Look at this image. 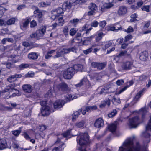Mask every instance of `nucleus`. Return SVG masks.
Instances as JSON below:
<instances>
[{"label":"nucleus","mask_w":151,"mask_h":151,"mask_svg":"<svg viewBox=\"0 0 151 151\" xmlns=\"http://www.w3.org/2000/svg\"><path fill=\"white\" fill-rule=\"evenodd\" d=\"M134 139V137L127 139L122 146L119 147L118 151H147L146 147H141L138 142L134 146L133 143Z\"/></svg>","instance_id":"nucleus-1"},{"label":"nucleus","mask_w":151,"mask_h":151,"mask_svg":"<svg viewBox=\"0 0 151 151\" xmlns=\"http://www.w3.org/2000/svg\"><path fill=\"white\" fill-rule=\"evenodd\" d=\"M77 143L81 146L88 145L90 143L89 136L86 133L80 134L77 137Z\"/></svg>","instance_id":"nucleus-2"},{"label":"nucleus","mask_w":151,"mask_h":151,"mask_svg":"<svg viewBox=\"0 0 151 151\" xmlns=\"http://www.w3.org/2000/svg\"><path fill=\"white\" fill-rule=\"evenodd\" d=\"M75 73L74 68L73 67L69 68L63 72V76L65 79H70L72 78Z\"/></svg>","instance_id":"nucleus-3"},{"label":"nucleus","mask_w":151,"mask_h":151,"mask_svg":"<svg viewBox=\"0 0 151 151\" xmlns=\"http://www.w3.org/2000/svg\"><path fill=\"white\" fill-rule=\"evenodd\" d=\"M139 124V118L138 116H135L129 119V125L130 128H136Z\"/></svg>","instance_id":"nucleus-4"},{"label":"nucleus","mask_w":151,"mask_h":151,"mask_svg":"<svg viewBox=\"0 0 151 151\" xmlns=\"http://www.w3.org/2000/svg\"><path fill=\"white\" fill-rule=\"evenodd\" d=\"M57 87L59 90L64 93H68L70 90L68 85L64 82H62L57 85Z\"/></svg>","instance_id":"nucleus-5"},{"label":"nucleus","mask_w":151,"mask_h":151,"mask_svg":"<svg viewBox=\"0 0 151 151\" xmlns=\"http://www.w3.org/2000/svg\"><path fill=\"white\" fill-rule=\"evenodd\" d=\"M133 60L130 59L123 63L122 67L123 69L125 70H128L132 69L134 67Z\"/></svg>","instance_id":"nucleus-6"},{"label":"nucleus","mask_w":151,"mask_h":151,"mask_svg":"<svg viewBox=\"0 0 151 151\" xmlns=\"http://www.w3.org/2000/svg\"><path fill=\"white\" fill-rule=\"evenodd\" d=\"M72 130V129H70L66 131L65 132L63 133L60 135H59L58 137L57 140L55 142V144L61 143L62 142H60V139H62L63 138H68L70 137V132Z\"/></svg>","instance_id":"nucleus-7"},{"label":"nucleus","mask_w":151,"mask_h":151,"mask_svg":"<svg viewBox=\"0 0 151 151\" xmlns=\"http://www.w3.org/2000/svg\"><path fill=\"white\" fill-rule=\"evenodd\" d=\"M91 65L93 68H97L98 70H101L105 68L106 65V63L104 62L100 63L93 62L91 63Z\"/></svg>","instance_id":"nucleus-8"},{"label":"nucleus","mask_w":151,"mask_h":151,"mask_svg":"<svg viewBox=\"0 0 151 151\" xmlns=\"http://www.w3.org/2000/svg\"><path fill=\"white\" fill-rule=\"evenodd\" d=\"M54 111V110L50 109L49 106H46L42 107L41 112L43 116H48L50 112H53Z\"/></svg>","instance_id":"nucleus-9"},{"label":"nucleus","mask_w":151,"mask_h":151,"mask_svg":"<svg viewBox=\"0 0 151 151\" xmlns=\"http://www.w3.org/2000/svg\"><path fill=\"white\" fill-rule=\"evenodd\" d=\"M63 8L59 7L56 10L54 9L53 10L52 12H56L57 14L53 15L52 16V18L53 19H56L60 15H62L63 13V11H65Z\"/></svg>","instance_id":"nucleus-10"},{"label":"nucleus","mask_w":151,"mask_h":151,"mask_svg":"<svg viewBox=\"0 0 151 151\" xmlns=\"http://www.w3.org/2000/svg\"><path fill=\"white\" fill-rule=\"evenodd\" d=\"M84 84L87 86V88H89L90 87L91 85L89 81L87 78H85L82 79L79 83L75 85V86L77 87H79Z\"/></svg>","instance_id":"nucleus-11"},{"label":"nucleus","mask_w":151,"mask_h":151,"mask_svg":"<svg viewBox=\"0 0 151 151\" xmlns=\"http://www.w3.org/2000/svg\"><path fill=\"white\" fill-rule=\"evenodd\" d=\"M127 12V7L124 6H119L117 11V14L120 16H123Z\"/></svg>","instance_id":"nucleus-12"},{"label":"nucleus","mask_w":151,"mask_h":151,"mask_svg":"<svg viewBox=\"0 0 151 151\" xmlns=\"http://www.w3.org/2000/svg\"><path fill=\"white\" fill-rule=\"evenodd\" d=\"M65 102L62 100H57L53 104L54 107L55 109H57L62 107Z\"/></svg>","instance_id":"nucleus-13"},{"label":"nucleus","mask_w":151,"mask_h":151,"mask_svg":"<svg viewBox=\"0 0 151 151\" xmlns=\"http://www.w3.org/2000/svg\"><path fill=\"white\" fill-rule=\"evenodd\" d=\"M67 51L65 50V48L58 50L56 52V55L53 57V58L55 59L57 58L61 57L64 54H67L66 52Z\"/></svg>","instance_id":"nucleus-14"},{"label":"nucleus","mask_w":151,"mask_h":151,"mask_svg":"<svg viewBox=\"0 0 151 151\" xmlns=\"http://www.w3.org/2000/svg\"><path fill=\"white\" fill-rule=\"evenodd\" d=\"M15 86V84H11L8 86L6 88L2 91V93L8 95L9 94V92H8V91H10L11 90L12 91H13L14 90H16V89H14Z\"/></svg>","instance_id":"nucleus-15"},{"label":"nucleus","mask_w":151,"mask_h":151,"mask_svg":"<svg viewBox=\"0 0 151 151\" xmlns=\"http://www.w3.org/2000/svg\"><path fill=\"white\" fill-rule=\"evenodd\" d=\"M22 77L21 74H15L13 75L10 76L7 80L9 82L12 83L17 80V78H20Z\"/></svg>","instance_id":"nucleus-16"},{"label":"nucleus","mask_w":151,"mask_h":151,"mask_svg":"<svg viewBox=\"0 0 151 151\" xmlns=\"http://www.w3.org/2000/svg\"><path fill=\"white\" fill-rule=\"evenodd\" d=\"M73 4V3L71 2L70 1H65L63 4L62 7L64 10H65L67 9H70Z\"/></svg>","instance_id":"nucleus-17"},{"label":"nucleus","mask_w":151,"mask_h":151,"mask_svg":"<svg viewBox=\"0 0 151 151\" xmlns=\"http://www.w3.org/2000/svg\"><path fill=\"white\" fill-rule=\"evenodd\" d=\"M104 125V121L101 118H99L96 119L94 124L95 127L97 128H100L103 126Z\"/></svg>","instance_id":"nucleus-18"},{"label":"nucleus","mask_w":151,"mask_h":151,"mask_svg":"<svg viewBox=\"0 0 151 151\" xmlns=\"http://www.w3.org/2000/svg\"><path fill=\"white\" fill-rule=\"evenodd\" d=\"M56 21H57L58 22V24L57 23H55L54 24H53L52 25V26L53 27V28H55L58 24L59 26H62L64 24V20L63 19V17H61L58 18V19H56Z\"/></svg>","instance_id":"nucleus-19"},{"label":"nucleus","mask_w":151,"mask_h":151,"mask_svg":"<svg viewBox=\"0 0 151 151\" xmlns=\"http://www.w3.org/2000/svg\"><path fill=\"white\" fill-rule=\"evenodd\" d=\"M39 56L38 54L35 52H32L28 55V58L30 60H35L37 59Z\"/></svg>","instance_id":"nucleus-20"},{"label":"nucleus","mask_w":151,"mask_h":151,"mask_svg":"<svg viewBox=\"0 0 151 151\" xmlns=\"http://www.w3.org/2000/svg\"><path fill=\"white\" fill-rule=\"evenodd\" d=\"M7 144L6 140L4 139H0V150H2L7 148Z\"/></svg>","instance_id":"nucleus-21"},{"label":"nucleus","mask_w":151,"mask_h":151,"mask_svg":"<svg viewBox=\"0 0 151 151\" xmlns=\"http://www.w3.org/2000/svg\"><path fill=\"white\" fill-rule=\"evenodd\" d=\"M22 88L24 92L26 93H30L32 91V86L30 85H24L23 86Z\"/></svg>","instance_id":"nucleus-22"},{"label":"nucleus","mask_w":151,"mask_h":151,"mask_svg":"<svg viewBox=\"0 0 151 151\" xmlns=\"http://www.w3.org/2000/svg\"><path fill=\"white\" fill-rule=\"evenodd\" d=\"M81 112L82 110L81 109H79L77 111L74 112L73 114H72V120L74 122L76 121L79 115L81 114Z\"/></svg>","instance_id":"nucleus-23"},{"label":"nucleus","mask_w":151,"mask_h":151,"mask_svg":"<svg viewBox=\"0 0 151 151\" xmlns=\"http://www.w3.org/2000/svg\"><path fill=\"white\" fill-rule=\"evenodd\" d=\"M143 92V90H141L135 96V97L133 99L132 103L134 104L136 103L139 100V99L141 96L142 93Z\"/></svg>","instance_id":"nucleus-24"},{"label":"nucleus","mask_w":151,"mask_h":151,"mask_svg":"<svg viewBox=\"0 0 151 151\" xmlns=\"http://www.w3.org/2000/svg\"><path fill=\"white\" fill-rule=\"evenodd\" d=\"M85 123V122L83 120L76 122L74 126L77 128H83Z\"/></svg>","instance_id":"nucleus-25"},{"label":"nucleus","mask_w":151,"mask_h":151,"mask_svg":"<svg viewBox=\"0 0 151 151\" xmlns=\"http://www.w3.org/2000/svg\"><path fill=\"white\" fill-rule=\"evenodd\" d=\"M109 129L112 133L114 134L116 132V125L115 124H112L109 126Z\"/></svg>","instance_id":"nucleus-26"},{"label":"nucleus","mask_w":151,"mask_h":151,"mask_svg":"<svg viewBox=\"0 0 151 151\" xmlns=\"http://www.w3.org/2000/svg\"><path fill=\"white\" fill-rule=\"evenodd\" d=\"M62 31L64 35L66 38L69 37V29L67 26H64L62 28Z\"/></svg>","instance_id":"nucleus-27"},{"label":"nucleus","mask_w":151,"mask_h":151,"mask_svg":"<svg viewBox=\"0 0 151 151\" xmlns=\"http://www.w3.org/2000/svg\"><path fill=\"white\" fill-rule=\"evenodd\" d=\"M110 87L109 85L105 86L100 92V94H106L107 93V91L109 89Z\"/></svg>","instance_id":"nucleus-28"},{"label":"nucleus","mask_w":151,"mask_h":151,"mask_svg":"<svg viewBox=\"0 0 151 151\" xmlns=\"http://www.w3.org/2000/svg\"><path fill=\"white\" fill-rule=\"evenodd\" d=\"M134 83V82L132 80H131L130 81H129L128 83L129 84H127V86H125L123 88L121 89L119 92L118 93V94H120L122 92L124 91H125V90L127 89V88L130 86L132 85Z\"/></svg>","instance_id":"nucleus-29"},{"label":"nucleus","mask_w":151,"mask_h":151,"mask_svg":"<svg viewBox=\"0 0 151 151\" xmlns=\"http://www.w3.org/2000/svg\"><path fill=\"white\" fill-rule=\"evenodd\" d=\"M148 55L147 53L146 52H143L140 54L139 58L142 60H145L146 59Z\"/></svg>","instance_id":"nucleus-30"},{"label":"nucleus","mask_w":151,"mask_h":151,"mask_svg":"<svg viewBox=\"0 0 151 151\" xmlns=\"http://www.w3.org/2000/svg\"><path fill=\"white\" fill-rule=\"evenodd\" d=\"M83 19L82 18L79 19L77 18H75L72 20H70V22L73 25H76L78 23L81 22Z\"/></svg>","instance_id":"nucleus-31"},{"label":"nucleus","mask_w":151,"mask_h":151,"mask_svg":"<svg viewBox=\"0 0 151 151\" xmlns=\"http://www.w3.org/2000/svg\"><path fill=\"white\" fill-rule=\"evenodd\" d=\"M96 106H88L86 107V110L87 112H90L91 111L96 110L97 109Z\"/></svg>","instance_id":"nucleus-32"},{"label":"nucleus","mask_w":151,"mask_h":151,"mask_svg":"<svg viewBox=\"0 0 151 151\" xmlns=\"http://www.w3.org/2000/svg\"><path fill=\"white\" fill-rule=\"evenodd\" d=\"M113 5L112 4H107L102 6L101 8V11L102 12H104L106 10L109 9L113 6Z\"/></svg>","instance_id":"nucleus-33"},{"label":"nucleus","mask_w":151,"mask_h":151,"mask_svg":"<svg viewBox=\"0 0 151 151\" xmlns=\"http://www.w3.org/2000/svg\"><path fill=\"white\" fill-rule=\"evenodd\" d=\"M77 49V48L75 46H74L71 48H65V50H67V51H66L67 53H69L71 52L76 53V52Z\"/></svg>","instance_id":"nucleus-34"},{"label":"nucleus","mask_w":151,"mask_h":151,"mask_svg":"<svg viewBox=\"0 0 151 151\" xmlns=\"http://www.w3.org/2000/svg\"><path fill=\"white\" fill-rule=\"evenodd\" d=\"M105 34L102 32H98L97 37L96 38V42H99L102 38V37L105 35Z\"/></svg>","instance_id":"nucleus-35"},{"label":"nucleus","mask_w":151,"mask_h":151,"mask_svg":"<svg viewBox=\"0 0 151 151\" xmlns=\"http://www.w3.org/2000/svg\"><path fill=\"white\" fill-rule=\"evenodd\" d=\"M117 113L116 110L114 109L112 111L108 114V117L109 118H112L114 117Z\"/></svg>","instance_id":"nucleus-36"},{"label":"nucleus","mask_w":151,"mask_h":151,"mask_svg":"<svg viewBox=\"0 0 151 151\" xmlns=\"http://www.w3.org/2000/svg\"><path fill=\"white\" fill-rule=\"evenodd\" d=\"M22 127H19L18 130H14L12 132V134L14 136L17 137L21 132Z\"/></svg>","instance_id":"nucleus-37"},{"label":"nucleus","mask_w":151,"mask_h":151,"mask_svg":"<svg viewBox=\"0 0 151 151\" xmlns=\"http://www.w3.org/2000/svg\"><path fill=\"white\" fill-rule=\"evenodd\" d=\"M88 8L90 10L94 11H95L97 8V6L96 4L93 3H91L89 5Z\"/></svg>","instance_id":"nucleus-38"},{"label":"nucleus","mask_w":151,"mask_h":151,"mask_svg":"<svg viewBox=\"0 0 151 151\" xmlns=\"http://www.w3.org/2000/svg\"><path fill=\"white\" fill-rule=\"evenodd\" d=\"M73 68H74L75 71L76 70L81 71L83 68V66L81 65L78 64L74 65Z\"/></svg>","instance_id":"nucleus-39"},{"label":"nucleus","mask_w":151,"mask_h":151,"mask_svg":"<svg viewBox=\"0 0 151 151\" xmlns=\"http://www.w3.org/2000/svg\"><path fill=\"white\" fill-rule=\"evenodd\" d=\"M99 26L101 27L102 29V30L103 31V30L105 29L104 27L106 26V22L105 21H101L99 23Z\"/></svg>","instance_id":"nucleus-40"},{"label":"nucleus","mask_w":151,"mask_h":151,"mask_svg":"<svg viewBox=\"0 0 151 151\" xmlns=\"http://www.w3.org/2000/svg\"><path fill=\"white\" fill-rule=\"evenodd\" d=\"M13 40L12 38H5L2 40L1 41V42L3 44H4L5 43V42L6 41H8L9 42H13Z\"/></svg>","instance_id":"nucleus-41"},{"label":"nucleus","mask_w":151,"mask_h":151,"mask_svg":"<svg viewBox=\"0 0 151 151\" xmlns=\"http://www.w3.org/2000/svg\"><path fill=\"white\" fill-rule=\"evenodd\" d=\"M29 66L30 65L27 63H22L19 66V68L20 70H22L29 67Z\"/></svg>","instance_id":"nucleus-42"},{"label":"nucleus","mask_w":151,"mask_h":151,"mask_svg":"<svg viewBox=\"0 0 151 151\" xmlns=\"http://www.w3.org/2000/svg\"><path fill=\"white\" fill-rule=\"evenodd\" d=\"M53 91L52 89H50L45 95V97L47 98L51 97L53 95Z\"/></svg>","instance_id":"nucleus-43"},{"label":"nucleus","mask_w":151,"mask_h":151,"mask_svg":"<svg viewBox=\"0 0 151 151\" xmlns=\"http://www.w3.org/2000/svg\"><path fill=\"white\" fill-rule=\"evenodd\" d=\"M50 4L51 3L49 2H42L39 4V6L40 7H43L49 6Z\"/></svg>","instance_id":"nucleus-44"},{"label":"nucleus","mask_w":151,"mask_h":151,"mask_svg":"<svg viewBox=\"0 0 151 151\" xmlns=\"http://www.w3.org/2000/svg\"><path fill=\"white\" fill-rule=\"evenodd\" d=\"M94 37L95 36L94 35H93L89 37L86 38V39L83 42V44L85 45H87V44H85V42L88 41H91V40L92 39L94 38Z\"/></svg>","instance_id":"nucleus-45"},{"label":"nucleus","mask_w":151,"mask_h":151,"mask_svg":"<svg viewBox=\"0 0 151 151\" xmlns=\"http://www.w3.org/2000/svg\"><path fill=\"white\" fill-rule=\"evenodd\" d=\"M15 22V19L14 18H12L7 21L6 24L8 25H11L14 24Z\"/></svg>","instance_id":"nucleus-46"},{"label":"nucleus","mask_w":151,"mask_h":151,"mask_svg":"<svg viewBox=\"0 0 151 151\" xmlns=\"http://www.w3.org/2000/svg\"><path fill=\"white\" fill-rule=\"evenodd\" d=\"M73 100L72 99V95L71 94H68L66 95L65 99V100L66 101V103L67 102L71 100Z\"/></svg>","instance_id":"nucleus-47"},{"label":"nucleus","mask_w":151,"mask_h":151,"mask_svg":"<svg viewBox=\"0 0 151 151\" xmlns=\"http://www.w3.org/2000/svg\"><path fill=\"white\" fill-rule=\"evenodd\" d=\"M64 144L63 143L61 144V145L59 146L58 147H55L53 150L52 151H62L63 149L62 147L64 145Z\"/></svg>","instance_id":"nucleus-48"},{"label":"nucleus","mask_w":151,"mask_h":151,"mask_svg":"<svg viewBox=\"0 0 151 151\" xmlns=\"http://www.w3.org/2000/svg\"><path fill=\"white\" fill-rule=\"evenodd\" d=\"M77 30L76 29L72 28L70 31V35L72 36H73L77 32Z\"/></svg>","instance_id":"nucleus-49"},{"label":"nucleus","mask_w":151,"mask_h":151,"mask_svg":"<svg viewBox=\"0 0 151 151\" xmlns=\"http://www.w3.org/2000/svg\"><path fill=\"white\" fill-rule=\"evenodd\" d=\"M113 103L115 104H117L120 102V99L118 98L114 97L112 100Z\"/></svg>","instance_id":"nucleus-50"},{"label":"nucleus","mask_w":151,"mask_h":151,"mask_svg":"<svg viewBox=\"0 0 151 151\" xmlns=\"http://www.w3.org/2000/svg\"><path fill=\"white\" fill-rule=\"evenodd\" d=\"M46 28L45 27H42L40 29L38 30L39 33L41 35H43L45 32Z\"/></svg>","instance_id":"nucleus-51"},{"label":"nucleus","mask_w":151,"mask_h":151,"mask_svg":"<svg viewBox=\"0 0 151 151\" xmlns=\"http://www.w3.org/2000/svg\"><path fill=\"white\" fill-rule=\"evenodd\" d=\"M128 55H129V54L127 53V51L126 50L121 51L118 55V56L119 57Z\"/></svg>","instance_id":"nucleus-52"},{"label":"nucleus","mask_w":151,"mask_h":151,"mask_svg":"<svg viewBox=\"0 0 151 151\" xmlns=\"http://www.w3.org/2000/svg\"><path fill=\"white\" fill-rule=\"evenodd\" d=\"M109 69L112 72H116V70L114 68V65L113 64H110L109 65Z\"/></svg>","instance_id":"nucleus-53"},{"label":"nucleus","mask_w":151,"mask_h":151,"mask_svg":"<svg viewBox=\"0 0 151 151\" xmlns=\"http://www.w3.org/2000/svg\"><path fill=\"white\" fill-rule=\"evenodd\" d=\"M16 92L15 93H14L11 96H9V98H10L12 97H14L15 96H19L20 95V94L19 93V91L18 90H16Z\"/></svg>","instance_id":"nucleus-54"},{"label":"nucleus","mask_w":151,"mask_h":151,"mask_svg":"<svg viewBox=\"0 0 151 151\" xmlns=\"http://www.w3.org/2000/svg\"><path fill=\"white\" fill-rule=\"evenodd\" d=\"M98 24L99 23L97 21H94L91 23V27H97Z\"/></svg>","instance_id":"nucleus-55"},{"label":"nucleus","mask_w":151,"mask_h":151,"mask_svg":"<svg viewBox=\"0 0 151 151\" xmlns=\"http://www.w3.org/2000/svg\"><path fill=\"white\" fill-rule=\"evenodd\" d=\"M100 73H94L93 74L94 77L97 80H98L101 78V76L100 75Z\"/></svg>","instance_id":"nucleus-56"},{"label":"nucleus","mask_w":151,"mask_h":151,"mask_svg":"<svg viewBox=\"0 0 151 151\" xmlns=\"http://www.w3.org/2000/svg\"><path fill=\"white\" fill-rule=\"evenodd\" d=\"M92 50V47H91L90 48H89V49H86V50H84L83 51V52L85 54L87 55L89 53L91 52Z\"/></svg>","instance_id":"nucleus-57"},{"label":"nucleus","mask_w":151,"mask_h":151,"mask_svg":"<svg viewBox=\"0 0 151 151\" xmlns=\"http://www.w3.org/2000/svg\"><path fill=\"white\" fill-rule=\"evenodd\" d=\"M37 25L36 21L35 20L32 21L30 22V27L31 28L34 27Z\"/></svg>","instance_id":"nucleus-58"},{"label":"nucleus","mask_w":151,"mask_h":151,"mask_svg":"<svg viewBox=\"0 0 151 151\" xmlns=\"http://www.w3.org/2000/svg\"><path fill=\"white\" fill-rule=\"evenodd\" d=\"M132 38V36L131 35H128L127 36L125 37L124 42H126Z\"/></svg>","instance_id":"nucleus-59"},{"label":"nucleus","mask_w":151,"mask_h":151,"mask_svg":"<svg viewBox=\"0 0 151 151\" xmlns=\"http://www.w3.org/2000/svg\"><path fill=\"white\" fill-rule=\"evenodd\" d=\"M6 10L5 8L0 7V18H1L3 16L4 12Z\"/></svg>","instance_id":"nucleus-60"},{"label":"nucleus","mask_w":151,"mask_h":151,"mask_svg":"<svg viewBox=\"0 0 151 151\" xmlns=\"http://www.w3.org/2000/svg\"><path fill=\"white\" fill-rule=\"evenodd\" d=\"M35 73L34 72H28L25 75L26 77H32L34 75Z\"/></svg>","instance_id":"nucleus-61"},{"label":"nucleus","mask_w":151,"mask_h":151,"mask_svg":"<svg viewBox=\"0 0 151 151\" xmlns=\"http://www.w3.org/2000/svg\"><path fill=\"white\" fill-rule=\"evenodd\" d=\"M114 27H115V30L116 31H117L119 30H122V27L119 24H116L115 25V26H114Z\"/></svg>","instance_id":"nucleus-62"},{"label":"nucleus","mask_w":151,"mask_h":151,"mask_svg":"<svg viewBox=\"0 0 151 151\" xmlns=\"http://www.w3.org/2000/svg\"><path fill=\"white\" fill-rule=\"evenodd\" d=\"M133 31L134 30L133 28L131 26H129L128 29L127 30H125L126 32L127 33L132 32H133Z\"/></svg>","instance_id":"nucleus-63"},{"label":"nucleus","mask_w":151,"mask_h":151,"mask_svg":"<svg viewBox=\"0 0 151 151\" xmlns=\"http://www.w3.org/2000/svg\"><path fill=\"white\" fill-rule=\"evenodd\" d=\"M124 83L123 80H119L116 81V83L118 85H121L122 84Z\"/></svg>","instance_id":"nucleus-64"}]
</instances>
